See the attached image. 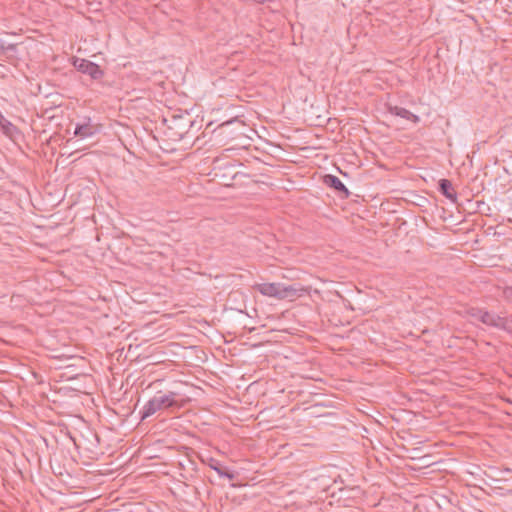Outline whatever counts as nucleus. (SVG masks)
<instances>
[{
  "label": "nucleus",
  "mask_w": 512,
  "mask_h": 512,
  "mask_svg": "<svg viewBox=\"0 0 512 512\" xmlns=\"http://www.w3.org/2000/svg\"><path fill=\"white\" fill-rule=\"evenodd\" d=\"M253 289L264 296L273 297L278 300L288 299L293 301L309 292V288L300 285H285L283 283H260L255 284Z\"/></svg>",
  "instance_id": "1"
},
{
  "label": "nucleus",
  "mask_w": 512,
  "mask_h": 512,
  "mask_svg": "<svg viewBox=\"0 0 512 512\" xmlns=\"http://www.w3.org/2000/svg\"><path fill=\"white\" fill-rule=\"evenodd\" d=\"M186 404V400L181 398L178 392H157L143 407L142 419L150 417L158 411L169 408H182Z\"/></svg>",
  "instance_id": "2"
},
{
  "label": "nucleus",
  "mask_w": 512,
  "mask_h": 512,
  "mask_svg": "<svg viewBox=\"0 0 512 512\" xmlns=\"http://www.w3.org/2000/svg\"><path fill=\"white\" fill-rule=\"evenodd\" d=\"M469 314L474 320L480 321L488 326L500 328L502 316L479 308H471Z\"/></svg>",
  "instance_id": "3"
},
{
  "label": "nucleus",
  "mask_w": 512,
  "mask_h": 512,
  "mask_svg": "<svg viewBox=\"0 0 512 512\" xmlns=\"http://www.w3.org/2000/svg\"><path fill=\"white\" fill-rule=\"evenodd\" d=\"M74 64L79 71L88 74L92 79H99L103 75V71L100 69V67L91 61L81 59L76 60Z\"/></svg>",
  "instance_id": "4"
},
{
  "label": "nucleus",
  "mask_w": 512,
  "mask_h": 512,
  "mask_svg": "<svg viewBox=\"0 0 512 512\" xmlns=\"http://www.w3.org/2000/svg\"><path fill=\"white\" fill-rule=\"evenodd\" d=\"M99 131L97 124H92L90 119H85L82 123H77L74 130V135L84 139L95 135Z\"/></svg>",
  "instance_id": "5"
},
{
  "label": "nucleus",
  "mask_w": 512,
  "mask_h": 512,
  "mask_svg": "<svg viewBox=\"0 0 512 512\" xmlns=\"http://www.w3.org/2000/svg\"><path fill=\"white\" fill-rule=\"evenodd\" d=\"M324 182L326 185H328L330 188H333L335 191L342 193L345 197L349 196V191L345 187V185L342 183V181L334 175H326L324 177Z\"/></svg>",
  "instance_id": "6"
},
{
  "label": "nucleus",
  "mask_w": 512,
  "mask_h": 512,
  "mask_svg": "<svg viewBox=\"0 0 512 512\" xmlns=\"http://www.w3.org/2000/svg\"><path fill=\"white\" fill-rule=\"evenodd\" d=\"M0 130L11 140L15 141L18 134L17 128L0 113Z\"/></svg>",
  "instance_id": "7"
},
{
  "label": "nucleus",
  "mask_w": 512,
  "mask_h": 512,
  "mask_svg": "<svg viewBox=\"0 0 512 512\" xmlns=\"http://www.w3.org/2000/svg\"><path fill=\"white\" fill-rule=\"evenodd\" d=\"M439 189L446 198L454 203L457 201V193L455 192L451 181L448 179H441L439 181Z\"/></svg>",
  "instance_id": "8"
},
{
  "label": "nucleus",
  "mask_w": 512,
  "mask_h": 512,
  "mask_svg": "<svg viewBox=\"0 0 512 512\" xmlns=\"http://www.w3.org/2000/svg\"><path fill=\"white\" fill-rule=\"evenodd\" d=\"M389 112L393 115L399 116L401 118L412 121L414 123H418L420 120L417 115L413 114L412 112H410L409 110H407L403 107L390 106Z\"/></svg>",
  "instance_id": "9"
},
{
  "label": "nucleus",
  "mask_w": 512,
  "mask_h": 512,
  "mask_svg": "<svg viewBox=\"0 0 512 512\" xmlns=\"http://www.w3.org/2000/svg\"><path fill=\"white\" fill-rule=\"evenodd\" d=\"M500 329L506 330L512 333V315L501 318Z\"/></svg>",
  "instance_id": "10"
},
{
  "label": "nucleus",
  "mask_w": 512,
  "mask_h": 512,
  "mask_svg": "<svg viewBox=\"0 0 512 512\" xmlns=\"http://www.w3.org/2000/svg\"><path fill=\"white\" fill-rule=\"evenodd\" d=\"M209 466H210L213 470H215V471L218 473V475L223 474V469H224V468H223V467H222V466H221V465H220L216 460H214V459H210Z\"/></svg>",
  "instance_id": "11"
},
{
  "label": "nucleus",
  "mask_w": 512,
  "mask_h": 512,
  "mask_svg": "<svg viewBox=\"0 0 512 512\" xmlns=\"http://www.w3.org/2000/svg\"><path fill=\"white\" fill-rule=\"evenodd\" d=\"M503 297L506 301L512 303V286H508L503 289Z\"/></svg>",
  "instance_id": "12"
},
{
  "label": "nucleus",
  "mask_w": 512,
  "mask_h": 512,
  "mask_svg": "<svg viewBox=\"0 0 512 512\" xmlns=\"http://www.w3.org/2000/svg\"><path fill=\"white\" fill-rule=\"evenodd\" d=\"M221 477H227L229 480H233L235 478L234 473L228 471L227 469H223V474H220Z\"/></svg>",
  "instance_id": "13"
},
{
  "label": "nucleus",
  "mask_w": 512,
  "mask_h": 512,
  "mask_svg": "<svg viewBox=\"0 0 512 512\" xmlns=\"http://www.w3.org/2000/svg\"><path fill=\"white\" fill-rule=\"evenodd\" d=\"M34 380H37L38 385H43L44 381L42 379L38 380V375L34 372L33 374Z\"/></svg>",
  "instance_id": "14"
},
{
  "label": "nucleus",
  "mask_w": 512,
  "mask_h": 512,
  "mask_svg": "<svg viewBox=\"0 0 512 512\" xmlns=\"http://www.w3.org/2000/svg\"><path fill=\"white\" fill-rule=\"evenodd\" d=\"M4 49V45L3 43L0 41V51H2Z\"/></svg>",
  "instance_id": "15"
},
{
  "label": "nucleus",
  "mask_w": 512,
  "mask_h": 512,
  "mask_svg": "<svg viewBox=\"0 0 512 512\" xmlns=\"http://www.w3.org/2000/svg\"><path fill=\"white\" fill-rule=\"evenodd\" d=\"M39 394L44 397V392L43 391H40Z\"/></svg>",
  "instance_id": "16"
}]
</instances>
